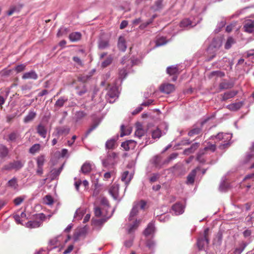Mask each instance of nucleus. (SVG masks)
<instances>
[{
	"mask_svg": "<svg viewBox=\"0 0 254 254\" xmlns=\"http://www.w3.org/2000/svg\"><path fill=\"white\" fill-rule=\"evenodd\" d=\"M206 151L204 148L203 149L199 150L198 152L196 159L199 162L204 163L205 162V160L202 156L205 154Z\"/></svg>",
	"mask_w": 254,
	"mask_h": 254,
	"instance_id": "obj_40",
	"label": "nucleus"
},
{
	"mask_svg": "<svg viewBox=\"0 0 254 254\" xmlns=\"http://www.w3.org/2000/svg\"><path fill=\"white\" fill-rule=\"evenodd\" d=\"M167 73L170 75H173L172 80L173 81H175L177 79V76L179 74V71L177 66L172 65L167 67Z\"/></svg>",
	"mask_w": 254,
	"mask_h": 254,
	"instance_id": "obj_9",
	"label": "nucleus"
},
{
	"mask_svg": "<svg viewBox=\"0 0 254 254\" xmlns=\"http://www.w3.org/2000/svg\"><path fill=\"white\" fill-rule=\"evenodd\" d=\"M198 147V143H193L190 148L186 149L184 150V153L186 154H187L189 153H193L196 149V148Z\"/></svg>",
	"mask_w": 254,
	"mask_h": 254,
	"instance_id": "obj_41",
	"label": "nucleus"
},
{
	"mask_svg": "<svg viewBox=\"0 0 254 254\" xmlns=\"http://www.w3.org/2000/svg\"><path fill=\"white\" fill-rule=\"evenodd\" d=\"M146 246L150 250H153L155 246V242L152 240H148L146 243Z\"/></svg>",
	"mask_w": 254,
	"mask_h": 254,
	"instance_id": "obj_61",
	"label": "nucleus"
},
{
	"mask_svg": "<svg viewBox=\"0 0 254 254\" xmlns=\"http://www.w3.org/2000/svg\"><path fill=\"white\" fill-rule=\"evenodd\" d=\"M109 46V41L104 39H100L98 41V47L100 50H103Z\"/></svg>",
	"mask_w": 254,
	"mask_h": 254,
	"instance_id": "obj_36",
	"label": "nucleus"
},
{
	"mask_svg": "<svg viewBox=\"0 0 254 254\" xmlns=\"http://www.w3.org/2000/svg\"><path fill=\"white\" fill-rule=\"evenodd\" d=\"M37 133L42 137L45 138L47 135V129L45 127L42 125L39 124L37 127Z\"/></svg>",
	"mask_w": 254,
	"mask_h": 254,
	"instance_id": "obj_28",
	"label": "nucleus"
},
{
	"mask_svg": "<svg viewBox=\"0 0 254 254\" xmlns=\"http://www.w3.org/2000/svg\"><path fill=\"white\" fill-rule=\"evenodd\" d=\"M23 79H32L36 80L38 78V75L34 70H31L29 72H25L22 77Z\"/></svg>",
	"mask_w": 254,
	"mask_h": 254,
	"instance_id": "obj_20",
	"label": "nucleus"
},
{
	"mask_svg": "<svg viewBox=\"0 0 254 254\" xmlns=\"http://www.w3.org/2000/svg\"><path fill=\"white\" fill-rule=\"evenodd\" d=\"M40 149V145L39 144H35L32 145L29 149V152L31 154H35L38 152Z\"/></svg>",
	"mask_w": 254,
	"mask_h": 254,
	"instance_id": "obj_50",
	"label": "nucleus"
},
{
	"mask_svg": "<svg viewBox=\"0 0 254 254\" xmlns=\"http://www.w3.org/2000/svg\"><path fill=\"white\" fill-rule=\"evenodd\" d=\"M201 131V128L200 127H195L190 130L188 132V135L190 136H193L194 135L198 134L200 131Z\"/></svg>",
	"mask_w": 254,
	"mask_h": 254,
	"instance_id": "obj_52",
	"label": "nucleus"
},
{
	"mask_svg": "<svg viewBox=\"0 0 254 254\" xmlns=\"http://www.w3.org/2000/svg\"><path fill=\"white\" fill-rule=\"evenodd\" d=\"M209 229L206 228L204 231L203 236L197 240V245L199 250H202L205 244L209 243V239L208 238Z\"/></svg>",
	"mask_w": 254,
	"mask_h": 254,
	"instance_id": "obj_7",
	"label": "nucleus"
},
{
	"mask_svg": "<svg viewBox=\"0 0 254 254\" xmlns=\"http://www.w3.org/2000/svg\"><path fill=\"white\" fill-rule=\"evenodd\" d=\"M228 185L224 182L221 183L219 187V190L221 191H225L227 190Z\"/></svg>",
	"mask_w": 254,
	"mask_h": 254,
	"instance_id": "obj_63",
	"label": "nucleus"
},
{
	"mask_svg": "<svg viewBox=\"0 0 254 254\" xmlns=\"http://www.w3.org/2000/svg\"><path fill=\"white\" fill-rule=\"evenodd\" d=\"M146 205V202L143 200L136 201L133 202L132 208L129 213L128 221L131 222L133 221L132 223H129L127 225V231L128 233H131L136 230L141 222V219H134L139 209H144Z\"/></svg>",
	"mask_w": 254,
	"mask_h": 254,
	"instance_id": "obj_1",
	"label": "nucleus"
},
{
	"mask_svg": "<svg viewBox=\"0 0 254 254\" xmlns=\"http://www.w3.org/2000/svg\"><path fill=\"white\" fill-rule=\"evenodd\" d=\"M107 209H101L99 207H95L94 208V214L96 217H106L109 216L110 214L107 213Z\"/></svg>",
	"mask_w": 254,
	"mask_h": 254,
	"instance_id": "obj_15",
	"label": "nucleus"
},
{
	"mask_svg": "<svg viewBox=\"0 0 254 254\" xmlns=\"http://www.w3.org/2000/svg\"><path fill=\"white\" fill-rule=\"evenodd\" d=\"M237 93L238 92L237 91L234 90L225 92L223 95H222V101H226L228 99L232 98L234 97L235 95H236Z\"/></svg>",
	"mask_w": 254,
	"mask_h": 254,
	"instance_id": "obj_26",
	"label": "nucleus"
},
{
	"mask_svg": "<svg viewBox=\"0 0 254 254\" xmlns=\"http://www.w3.org/2000/svg\"><path fill=\"white\" fill-rule=\"evenodd\" d=\"M112 216V214H110L109 216H107L106 217H102L99 219H95L93 220V224L96 226H101L107 220L111 217Z\"/></svg>",
	"mask_w": 254,
	"mask_h": 254,
	"instance_id": "obj_33",
	"label": "nucleus"
},
{
	"mask_svg": "<svg viewBox=\"0 0 254 254\" xmlns=\"http://www.w3.org/2000/svg\"><path fill=\"white\" fill-rule=\"evenodd\" d=\"M152 163L156 167L160 168L164 163L161 161V157L159 156H156L154 157L152 159Z\"/></svg>",
	"mask_w": 254,
	"mask_h": 254,
	"instance_id": "obj_30",
	"label": "nucleus"
},
{
	"mask_svg": "<svg viewBox=\"0 0 254 254\" xmlns=\"http://www.w3.org/2000/svg\"><path fill=\"white\" fill-rule=\"evenodd\" d=\"M226 24V20L224 19L221 20L220 22H219L217 25L216 28L215 29V33H218L220 31L221 28L225 26Z\"/></svg>",
	"mask_w": 254,
	"mask_h": 254,
	"instance_id": "obj_51",
	"label": "nucleus"
},
{
	"mask_svg": "<svg viewBox=\"0 0 254 254\" xmlns=\"http://www.w3.org/2000/svg\"><path fill=\"white\" fill-rule=\"evenodd\" d=\"M136 145V141L133 140H129L123 142L121 146L126 151L133 149Z\"/></svg>",
	"mask_w": 254,
	"mask_h": 254,
	"instance_id": "obj_13",
	"label": "nucleus"
},
{
	"mask_svg": "<svg viewBox=\"0 0 254 254\" xmlns=\"http://www.w3.org/2000/svg\"><path fill=\"white\" fill-rule=\"evenodd\" d=\"M234 86V83L230 81L223 80L220 83L219 87L221 90L232 88Z\"/></svg>",
	"mask_w": 254,
	"mask_h": 254,
	"instance_id": "obj_18",
	"label": "nucleus"
},
{
	"mask_svg": "<svg viewBox=\"0 0 254 254\" xmlns=\"http://www.w3.org/2000/svg\"><path fill=\"white\" fill-rule=\"evenodd\" d=\"M26 65L23 64H21L17 65L15 69L17 72H20L25 69Z\"/></svg>",
	"mask_w": 254,
	"mask_h": 254,
	"instance_id": "obj_64",
	"label": "nucleus"
},
{
	"mask_svg": "<svg viewBox=\"0 0 254 254\" xmlns=\"http://www.w3.org/2000/svg\"><path fill=\"white\" fill-rule=\"evenodd\" d=\"M178 155L177 153H173L171 154L167 159L164 161V163L168 164L172 160L176 158Z\"/></svg>",
	"mask_w": 254,
	"mask_h": 254,
	"instance_id": "obj_60",
	"label": "nucleus"
},
{
	"mask_svg": "<svg viewBox=\"0 0 254 254\" xmlns=\"http://www.w3.org/2000/svg\"><path fill=\"white\" fill-rule=\"evenodd\" d=\"M163 0H157L154 4L152 6V8L155 11H158L163 8Z\"/></svg>",
	"mask_w": 254,
	"mask_h": 254,
	"instance_id": "obj_38",
	"label": "nucleus"
},
{
	"mask_svg": "<svg viewBox=\"0 0 254 254\" xmlns=\"http://www.w3.org/2000/svg\"><path fill=\"white\" fill-rule=\"evenodd\" d=\"M24 163L25 162L21 160H14L4 165L3 169L6 171L15 170L17 171L24 166Z\"/></svg>",
	"mask_w": 254,
	"mask_h": 254,
	"instance_id": "obj_5",
	"label": "nucleus"
},
{
	"mask_svg": "<svg viewBox=\"0 0 254 254\" xmlns=\"http://www.w3.org/2000/svg\"><path fill=\"white\" fill-rule=\"evenodd\" d=\"M196 25V23L193 24V23L189 19H184L180 23V27L182 28H186L188 29H190L194 27Z\"/></svg>",
	"mask_w": 254,
	"mask_h": 254,
	"instance_id": "obj_19",
	"label": "nucleus"
},
{
	"mask_svg": "<svg viewBox=\"0 0 254 254\" xmlns=\"http://www.w3.org/2000/svg\"><path fill=\"white\" fill-rule=\"evenodd\" d=\"M9 151L6 146L3 144H0V157L3 158L6 157L8 154Z\"/></svg>",
	"mask_w": 254,
	"mask_h": 254,
	"instance_id": "obj_35",
	"label": "nucleus"
},
{
	"mask_svg": "<svg viewBox=\"0 0 254 254\" xmlns=\"http://www.w3.org/2000/svg\"><path fill=\"white\" fill-rule=\"evenodd\" d=\"M243 105V102H239L238 103H233L227 106V108L231 111H237L240 109Z\"/></svg>",
	"mask_w": 254,
	"mask_h": 254,
	"instance_id": "obj_31",
	"label": "nucleus"
},
{
	"mask_svg": "<svg viewBox=\"0 0 254 254\" xmlns=\"http://www.w3.org/2000/svg\"><path fill=\"white\" fill-rule=\"evenodd\" d=\"M117 139L112 138L107 141L106 143V147L107 149H113L114 148Z\"/></svg>",
	"mask_w": 254,
	"mask_h": 254,
	"instance_id": "obj_42",
	"label": "nucleus"
},
{
	"mask_svg": "<svg viewBox=\"0 0 254 254\" xmlns=\"http://www.w3.org/2000/svg\"><path fill=\"white\" fill-rule=\"evenodd\" d=\"M117 154L112 151H108L106 157L103 160L104 166L112 168L117 162Z\"/></svg>",
	"mask_w": 254,
	"mask_h": 254,
	"instance_id": "obj_3",
	"label": "nucleus"
},
{
	"mask_svg": "<svg viewBox=\"0 0 254 254\" xmlns=\"http://www.w3.org/2000/svg\"><path fill=\"white\" fill-rule=\"evenodd\" d=\"M36 162H37V166L43 167V165L45 162V156L43 155H41L38 156L36 158Z\"/></svg>",
	"mask_w": 254,
	"mask_h": 254,
	"instance_id": "obj_47",
	"label": "nucleus"
},
{
	"mask_svg": "<svg viewBox=\"0 0 254 254\" xmlns=\"http://www.w3.org/2000/svg\"><path fill=\"white\" fill-rule=\"evenodd\" d=\"M128 171H126L123 172L121 176V180L125 182L127 186L128 185L133 177V175L131 174L128 176Z\"/></svg>",
	"mask_w": 254,
	"mask_h": 254,
	"instance_id": "obj_21",
	"label": "nucleus"
},
{
	"mask_svg": "<svg viewBox=\"0 0 254 254\" xmlns=\"http://www.w3.org/2000/svg\"><path fill=\"white\" fill-rule=\"evenodd\" d=\"M119 185L114 184L109 190V193L114 199H118L119 197Z\"/></svg>",
	"mask_w": 254,
	"mask_h": 254,
	"instance_id": "obj_14",
	"label": "nucleus"
},
{
	"mask_svg": "<svg viewBox=\"0 0 254 254\" xmlns=\"http://www.w3.org/2000/svg\"><path fill=\"white\" fill-rule=\"evenodd\" d=\"M225 76V73L221 71H212L209 75L210 77H212L213 76H217V77H223Z\"/></svg>",
	"mask_w": 254,
	"mask_h": 254,
	"instance_id": "obj_53",
	"label": "nucleus"
},
{
	"mask_svg": "<svg viewBox=\"0 0 254 254\" xmlns=\"http://www.w3.org/2000/svg\"><path fill=\"white\" fill-rule=\"evenodd\" d=\"M67 101V99L62 97L60 98L56 102L55 104V107L61 108L64 105V104Z\"/></svg>",
	"mask_w": 254,
	"mask_h": 254,
	"instance_id": "obj_39",
	"label": "nucleus"
},
{
	"mask_svg": "<svg viewBox=\"0 0 254 254\" xmlns=\"http://www.w3.org/2000/svg\"><path fill=\"white\" fill-rule=\"evenodd\" d=\"M174 172L178 175H183L186 171L184 167L181 164H177L173 167Z\"/></svg>",
	"mask_w": 254,
	"mask_h": 254,
	"instance_id": "obj_22",
	"label": "nucleus"
},
{
	"mask_svg": "<svg viewBox=\"0 0 254 254\" xmlns=\"http://www.w3.org/2000/svg\"><path fill=\"white\" fill-rule=\"evenodd\" d=\"M84 214V212L83 210L78 208L76 210L75 214H74V218H77L78 220H80L82 218L83 215Z\"/></svg>",
	"mask_w": 254,
	"mask_h": 254,
	"instance_id": "obj_54",
	"label": "nucleus"
},
{
	"mask_svg": "<svg viewBox=\"0 0 254 254\" xmlns=\"http://www.w3.org/2000/svg\"><path fill=\"white\" fill-rule=\"evenodd\" d=\"M145 131L141 128V126L137 127L136 130L135 131V136L140 138L142 136H143L144 134Z\"/></svg>",
	"mask_w": 254,
	"mask_h": 254,
	"instance_id": "obj_48",
	"label": "nucleus"
},
{
	"mask_svg": "<svg viewBox=\"0 0 254 254\" xmlns=\"http://www.w3.org/2000/svg\"><path fill=\"white\" fill-rule=\"evenodd\" d=\"M184 208L185 206L179 202L175 203L172 207V210L176 215L183 214L184 212Z\"/></svg>",
	"mask_w": 254,
	"mask_h": 254,
	"instance_id": "obj_11",
	"label": "nucleus"
},
{
	"mask_svg": "<svg viewBox=\"0 0 254 254\" xmlns=\"http://www.w3.org/2000/svg\"><path fill=\"white\" fill-rule=\"evenodd\" d=\"M99 123L95 122L92 124L85 133V136L87 137L94 129L98 126Z\"/></svg>",
	"mask_w": 254,
	"mask_h": 254,
	"instance_id": "obj_58",
	"label": "nucleus"
},
{
	"mask_svg": "<svg viewBox=\"0 0 254 254\" xmlns=\"http://www.w3.org/2000/svg\"><path fill=\"white\" fill-rule=\"evenodd\" d=\"M49 245L51 246L50 248H48L49 251L52 250L53 249H55L59 245H60V243L59 241L58 237L55 238L53 239H51L49 241Z\"/></svg>",
	"mask_w": 254,
	"mask_h": 254,
	"instance_id": "obj_37",
	"label": "nucleus"
},
{
	"mask_svg": "<svg viewBox=\"0 0 254 254\" xmlns=\"http://www.w3.org/2000/svg\"><path fill=\"white\" fill-rule=\"evenodd\" d=\"M79 90L77 92V94L79 96H82L87 92V88L84 85L82 88L80 89L79 87L77 88Z\"/></svg>",
	"mask_w": 254,
	"mask_h": 254,
	"instance_id": "obj_62",
	"label": "nucleus"
},
{
	"mask_svg": "<svg viewBox=\"0 0 254 254\" xmlns=\"http://www.w3.org/2000/svg\"><path fill=\"white\" fill-rule=\"evenodd\" d=\"M46 216L43 213L36 214L35 216V219L27 222L25 226L29 228H38L41 226Z\"/></svg>",
	"mask_w": 254,
	"mask_h": 254,
	"instance_id": "obj_4",
	"label": "nucleus"
},
{
	"mask_svg": "<svg viewBox=\"0 0 254 254\" xmlns=\"http://www.w3.org/2000/svg\"><path fill=\"white\" fill-rule=\"evenodd\" d=\"M243 28L245 31L252 33L254 32V21L251 19L247 20L245 21Z\"/></svg>",
	"mask_w": 254,
	"mask_h": 254,
	"instance_id": "obj_10",
	"label": "nucleus"
},
{
	"mask_svg": "<svg viewBox=\"0 0 254 254\" xmlns=\"http://www.w3.org/2000/svg\"><path fill=\"white\" fill-rule=\"evenodd\" d=\"M118 47L119 49L122 51L125 52L127 49V45L126 40L123 37L120 36L118 40Z\"/></svg>",
	"mask_w": 254,
	"mask_h": 254,
	"instance_id": "obj_24",
	"label": "nucleus"
},
{
	"mask_svg": "<svg viewBox=\"0 0 254 254\" xmlns=\"http://www.w3.org/2000/svg\"><path fill=\"white\" fill-rule=\"evenodd\" d=\"M64 165V164H63L59 169H53L50 171V172L48 174V177L50 179L51 181L54 180L58 178L63 169Z\"/></svg>",
	"mask_w": 254,
	"mask_h": 254,
	"instance_id": "obj_8",
	"label": "nucleus"
},
{
	"mask_svg": "<svg viewBox=\"0 0 254 254\" xmlns=\"http://www.w3.org/2000/svg\"><path fill=\"white\" fill-rule=\"evenodd\" d=\"M221 41L218 38H213L211 44L207 48V53L209 54L207 61L212 60L216 56L217 52L221 46Z\"/></svg>",
	"mask_w": 254,
	"mask_h": 254,
	"instance_id": "obj_2",
	"label": "nucleus"
},
{
	"mask_svg": "<svg viewBox=\"0 0 254 254\" xmlns=\"http://www.w3.org/2000/svg\"><path fill=\"white\" fill-rule=\"evenodd\" d=\"M160 89L164 93L170 94L175 90V86L170 83L164 84L160 86Z\"/></svg>",
	"mask_w": 254,
	"mask_h": 254,
	"instance_id": "obj_12",
	"label": "nucleus"
},
{
	"mask_svg": "<svg viewBox=\"0 0 254 254\" xmlns=\"http://www.w3.org/2000/svg\"><path fill=\"white\" fill-rule=\"evenodd\" d=\"M118 97V92L116 86L108 87V92L106 95L107 100L110 103H113Z\"/></svg>",
	"mask_w": 254,
	"mask_h": 254,
	"instance_id": "obj_6",
	"label": "nucleus"
},
{
	"mask_svg": "<svg viewBox=\"0 0 254 254\" xmlns=\"http://www.w3.org/2000/svg\"><path fill=\"white\" fill-rule=\"evenodd\" d=\"M235 40L233 38L229 37L227 39L226 43H225V48L226 49H230L232 45L235 43Z\"/></svg>",
	"mask_w": 254,
	"mask_h": 254,
	"instance_id": "obj_55",
	"label": "nucleus"
},
{
	"mask_svg": "<svg viewBox=\"0 0 254 254\" xmlns=\"http://www.w3.org/2000/svg\"><path fill=\"white\" fill-rule=\"evenodd\" d=\"M92 76V74H82L78 77V80L82 82H85L89 80Z\"/></svg>",
	"mask_w": 254,
	"mask_h": 254,
	"instance_id": "obj_45",
	"label": "nucleus"
},
{
	"mask_svg": "<svg viewBox=\"0 0 254 254\" xmlns=\"http://www.w3.org/2000/svg\"><path fill=\"white\" fill-rule=\"evenodd\" d=\"M155 231L154 224L153 222H150L148 224L147 228L144 231V235L145 236H148L153 234Z\"/></svg>",
	"mask_w": 254,
	"mask_h": 254,
	"instance_id": "obj_25",
	"label": "nucleus"
},
{
	"mask_svg": "<svg viewBox=\"0 0 254 254\" xmlns=\"http://www.w3.org/2000/svg\"><path fill=\"white\" fill-rule=\"evenodd\" d=\"M81 34L80 32H75L69 34V38L72 42H76L79 40L81 38Z\"/></svg>",
	"mask_w": 254,
	"mask_h": 254,
	"instance_id": "obj_34",
	"label": "nucleus"
},
{
	"mask_svg": "<svg viewBox=\"0 0 254 254\" xmlns=\"http://www.w3.org/2000/svg\"><path fill=\"white\" fill-rule=\"evenodd\" d=\"M70 131L69 127H66V126H64L60 128H59L58 129V133L59 134H64L66 135Z\"/></svg>",
	"mask_w": 254,
	"mask_h": 254,
	"instance_id": "obj_43",
	"label": "nucleus"
},
{
	"mask_svg": "<svg viewBox=\"0 0 254 254\" xmlns=\"http://www.w3.org/2000/svg\"><path fill=\"white\" fill-rule=\"evenodd\" d=\"M91 165L88 162H85L82 166L81 171L82 173L85 174L89 173L91 171Z\"/></svg>",
	"mask_w": 254,
	"mask_h": 254,
	"instance_id": "obj_32",
	"label": "nucleus"
},
{
	"mask_svg": "<svg viewBox=\"0 0 254 254\" xmlns=\"http://www.w3.org/2000/svg\"><path fill=\"white\" fill-rule=\"evenodd\" d=\"M161 136V131L159 129H156L152 132V137L153 139L159 138Z\"/></svg>",
	"mask_w": 254,
	"mask_h": 254,
	"instance_id": "obj_59",
	"label": "nucleus"
},
{
	"mask_svg": "<svg viewBox=\"0 0 254 254\" xmlns=\"http://www.w3.org/2000/svg\"><path fill=\"white\" fill-rule=\"evenodd\" d=\"M44 203L47 205H51L53 203V197L50 195H47L43 199Z\"/></svg>",
	"mask_w": 254,
	"mask_h": 254,
	"instance_id": "obj_56",
	"label": "nucleus"
},
{
	"mask_svg": "<svg viewBox=\"0 0 254 254\" xmlns=\"http://www.w3.org/2000/svg\"><path fill=\"white\" fill-rule=\"evenodd\" d=\"M6 186L7 187L10 188L14 190H17L18 184L17 178L15 177L12 178L8 181Z\"/></svg>",
	"mask_w": 254,
	"mask_h": 254,
	"instance_id": "obj_17",
	"label": "nucleus"
},
{
	"mask_svg": "<svg viewBox=\"0 0 254 254\" xmlns=\"http://www.w3.org/2000/svg\"><path fill=\"white\" fill-rule=\"evenodd\" d=\"M198 169V168H196L195 169H193L191 171V172L189 174L187 177V183L188 184H192L194 181V178L196 174V170Z\"/></svg>",
	"mask_w": 254,
	"mask_h": 254,
	"instance_id": "obj_27",
	"label": "nucleus"
},
{
	"mask_svg": "<svg viewBox=\"0 0 254 254\" xmlns=\"http://www.w3.org/2000/svg\"><path fill=\"white\" fill-rule=\"evenodd\" d=\"M20 134L17 130L13 131L8 135L7 141L8 142H16L20 138Z\"/></svg>",
	"mask_w": 254,
	"mask_h": 254,
	"instance_id": "obj_16",
	"label": "nucleus"
},
{
	"mask_svg": "<svg viewBox=\"0 0 254 254\" xmlns=\"http://www.w3.org/2000/svg\"><path fill=\"white\" fill-rule=\"evenodd\" d=\"M113 61V58L112 57L110 56L108 57L106 60L103 61L101 64V67L102 68H105L107 66H109L110 64H111Z\"/></svg>",
	"mask_w": 254,
	"mask_h": 254,
	"instance_id": "obj_44",
	"label": "nucleus"
},
{
	"mask_svg": "<svg viewBox=\"0 0 254 254\" xmlns=\"http://www.w3.org/2000/svg\"><path fill=\"white\" fill-rule=\"evenodd\" d=\"M248 243L247 242H245L244 241L241 242L239 246L237 248H235L234 251V254H241L243 251L245 250L246 247L248 245Z\"/></svg>",
	"mask_w": 254,
	"mask_h": 254,
	"instance_id": "obj_23",
	"label": "nucleus"
},
{
	"mask_svg": "<svg viewBox=\"0 0 254 254\" xmlns=\"http://www.w3.org/2000/svg\"><path fill=\"white\" fill-rule=\"evenodd\" d=\"M36 115V113L34 111L30 110L27 116L24 118L23 121L25 123H28L34 120Z\"/></svg>",
	"mask_w": 254,
	"mask_h": 254,
	"instance_id": "obj_29",
	"label": "nucleus"
},
{
	"mask_svg": "<svg viewBox=\"0 0 254 254\" xmlns=\"http://www.w3.org/2000/svg\"><path fill=\"white\" fill-rule=\"evenodd\" d=\"M25 198L26 196L25 195L16 197L13 200L14 204L16 206L20 205Z\"/></svg>",
	"mask_w": 254,
	"mask_h": 254,
	"instance_id": "obj_57",
	"label": "nucleus"
},
{
	"mask_svg": "<svg viewBox=\"0 0 254 254\" xmlns=\"http://www.w3.org/2000/svg\"><path fill=\"white\" fill-rule=\"evenodd\" d=\"M167 42V41L166 39V38L164 37H161L158 38L156 41V46L157 47L163 46L166 44Z\"/></svg>",
	"mask_w": 254,
	"mask_h": 254,
	"instance_id": "obj_46",
	"label": "nucleus"
},
{
	"mask_svg": "<svg viewBox=\"0 0 254 254\" xmlns=\"http://www.w3.org/2000/svg\"><path fill=\"white\" fill-rule=\"evenodd\" d=\"M86 115V114L83 111H78L77 112L75 115V119L76 122H78L81 119H82L84 117H85Z\"/></svg>",
	"mask_w": 254,
	"mask_h": 254,
	"instance_id": "obj_49",
	"label": "nucleus"
}]
</instances>
